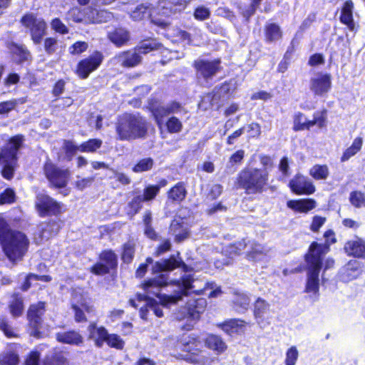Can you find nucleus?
<instances>
[{"label": "nucleus", "instance_id": "37", "mask_svg": "<svg viewBox=\"0 0 365 365\" xmlns=\"http://www.w3.org/2000/svg\"><path fill=\"white\" fill-rule=\"evenodd\" d=\"M194 281L195 279L192 274H183L179 279L173 280L170 284L180 289L179 293H180L182 296H188L190 294V290L194 287Z\"/></svg>", "mask_w": 365, "mask_h": 365}, {"label": "nucleus", "instance_id": "56", "mask_svg": "<svg viewBox=\"0 0 365 365\" xmlns=\"http://www.w3.org/2000/svg\"><path fill=\"white\" fill-rule=\"evenodd\" d=\"M159 193L158 187H155V185H148L143 188L141 197L145 202H148L153 201Z\"/></svg>", "mask_w": 365, "mask_h": 365}, {"label": "nucleus", "instance_id": "30", "mask_svg": "<svg viewBox=\"0 0 365 365\" xmlns=\"http://www.w3.org/2000/svg\"><path fill=\"white\" fill-rule=\"evenodd\" d=\"M269 304L264 299L257 297L254 302L253 316L259 325L264 324L266 315L269 312Z\"/></svg>", "mask_w": 365, "mask_h": 365}, {"label": "nucleus", "instance_id": "5", "mask_svg": "<svg viewBox=\"0 0 365 365\" xmlns=\"http://www.w3.org/2000/svg\"><path fill=\"white\" fill-rule=\"evenodd\" d=\"M235 186L247 195H261L270 187L269 172L261 168L245 167L237 173Z\"/></svg>", "mask_w": 365, "mask_h": 365}, {"label": "nucleus", "instance_id": "64", "mask_svg": "<svg viewBox=\"0 0 365 365\" xmlns=\"http://www.w3.org/2000/svg\"><path fill=\"white\" fill-rule=\"evenodd\" d=\"M299 352L295 346H292L286 351L285 365H295L298 359Z\"/></svg>", "mask_w": 365, "mask_h": 365}, {"label": "nucleus", "instance_id": "24", "mask_svg": "<svg viewBox=\"0 0 365 365\" xmlns=\"http://www.w3.org/2000/svg\"><path fill=\"white\" fill-rule=\"evenodd\" d=\"M354 4L352 0H346L342 4L339 16L340 22L346 26L350 31L356 30V25L354 19Z\"/></svg>", "mask_w": 365, "mask_h": 365}, {"label": "nucleus", "instance_id": "49", "mask_svg": "<svg viewBox=\"0 0 365 365\" xmlns=\"http://www.w3.org/2000/svg\"><path fill=\"white\" fill-rule=\"evenodd\" d=\"M20 356L14 350H9L0 354V365H19Z\"/></svg>", "mask_w": 365, "mask_h": 365}, {"label": "nucleus", "instance_id": "42", "mask_svg": "<svg viewBox=\"0 0 365 365\" xmlns=\"http://www.w3.org/2000/svg\"><path fill=\"white\" fill-rule=\"evenodd\" d=\"M143 202H145L142 199L141 194H135L126 205V214L130 217H133L136 215L143 208Z\"/></svg>", "mask_w": 365, "mask_h": 365}, {"label": "nucleus", "instance_id": "9", "mask_svg": "<svg viewBox=\"0 0 365 365\" xmlns=\"http://www.w3.org/2000/svg\"><path fill=\"white\" fill-rule=\"evenodd\" d=\"M46 312V302L38 301L31 304L26 311L28 327L31 329L30 335L40 339L42 337V328L43 317Z\"/></svg>", "mask_w": 365, "mask_h": 365}, {"label": "nucleus", "instance_id": "15", "mask_svg": "<svg viewBox=\"0 0 365 365\" xmlns=\"http://www.w3.org/2000/svg\"><path fill=\"white\" fill-rule=\"evenodd\" d=\"M288 186L291 191L297 195H309L316 190L312 182L300 173H297L289 180Z\"/></svg>", "mask_w": 365, "mask_h": 365}, {"label": "nucleus", "instance_id": "58", "mask_svg": "<svg viewBox=\"0 0 365 365\" xmlns=\"http://www.w3.org/2000/svg\"><path fill=\"white\" fill-rule=\"evenodd\" d=\"M109 347L121 350L123 349L125 342L117 334H108L105 342Z\"/></svg>", "mask_w": 365, "mask_h": 365}, {"label": "nucleus", "instance_id": "16", "mask_svg": "<svg viewBox=\"0 0 365 365\" xmlns=\"http://www.w3.org/2000/svg\"><path fill=\"white\" fill-rule=\"evenodd\" d=\"M331 75L329 73H319L310 80V90L316 96H323L331 91Z\"/></svg>", "mask_w": 365, "mask_h": 365}, {"label": "nucleus", "instance_id": "53", "mask_svg": "<svg viewBox=\"0 0 365 365\" xmlns=\"http://www.w3.org/2000/svg\"><path fill=\"white\" fill-rule=\"evenodd\" d=\"M16 201V195L13 188L7 187L0 193V205H11Z\"/></svg>", "mask_w": 365, "mask_h": 365}, {"label": "nucleus", "instance_id": "44", "mask_svg": "<svg viewBox=\"0 0 365 365\" xmlns=\"http://www.w3.org/2000/svg\"><path fill=\"white\" fill-rule=\"evenodd\" d=\"M363 145V138L361 137H356L353 140L351 145L347 148L342 153L340 161L346 162L349 160L352 156L359 153Z\"/></svg>", "mask_w": 365, "mask_h": 365}, {"label": "nucleus", "instance_id": "50", "mask_svg": "<svg viewBox=\"0 0 365 365\" xmlns=\"http://www.w3.org/2000/svg\"><path fill=\"white\" fill-rule=\"evenodd\" d=\"M102 143L99 138H90L80 144V152L95 153L102 146Z\"/></svg>", "mask_w": 365, "mask_h": 365}, {"label": "nucleus", "instance_id": "59", "mask_svg": "<svg viewBox=\"0 0 365 365\" xmlns=\"http://www.w3.org/2000/svg\"><path fill=\"white\" fill-rule=\"evenodd\" d=\"M43 48L48 56L54 54L58 49V40L55 37H46L43 40Z\"/></svg>", "mask_w": 365, "mask_h": 365}, {"label": "nucleus", "instance_id": "23", "mask_svg": "<svg viewBox=\"0 0 365 365\" xmlns=\"http://www.w3.org/2000/svg\"><path fill=\"white\" fill-rule=\"evenodd\" d=\"M56 340L63 344L80 346L83 344V337L79 331L68 329L65 331L57 332L55 334Z\"/></svg>", "mask_w": 365, "mask_h": 365}, {"label": "nucleus", "instance_id": "13", "mask_svg": "<svg viewBox=\"0 0 365 365\" xmlns=\"http://www.w3.org/2000/svg\"><path fill=\"white\" fill-rule=\"evenodd\" d=\"M43 170L53 187L59 189L66 187L71 175L68 169L61 168L51 160H47L43 163Z\"/></svg>", "mask_w": 365, "mask_h": 365}, {"label": "nucleus", "instance_id": "57", "mask_svg": "<svg viewBox=\"0 0 365 365\" xmlns=\"http://www.w3.org/2000/svg\"><path fill=\"white\" fill-rule=\"evenodd\" d=\"M165 126L170 133H180L183 127L182 122L175 116L170 117L165 123Z\"/></svg>", "mask_w": 365, "mask_h": 365}, {"label": "nucleus", "instance_id": "45", "mask_svg": "<svg viewBox=\"0 0 365 365\" xmlns=\"http://www.w3.org/2000/svg\"><path fill=\"white\" fill-rule=\"evenodd\" d=\"M38 280L44 282H50L52 280V277L48 274H37L34 273H28L22 282L20 289L22 292H26L31 287V280Z\"/></svg>", "mask_w": 365, "mask_h": 365}, {"label": "nucleus", "instance_id": "14", "mask_svg": "<svg viewBox=\"0 0 365 365\" xmlns=\"http://www.w3.org/2000/svg\"><path fill=\"white\" fill-rule=\"evenodd\" d=\"M220 64V58H215L212 61L200 59L194 61L193 67L205 80H208L222 70Z\"/></svg>", "mask_w": 365, "mask_h": 365}, {"label": "nucleus", "instance_id": "3", "mask_svg": "<svg viewBox=\"0 0 365 365\" xmlns=\"http://www.w3.org/2000/svg\"><path fill=\"white\" fill-rule=\"evenodd\" d=\"M193 329L191 324H185L181 329L185 331L177 336L173 346L175 357L187 363L200 364L204 358L203 341L198 333L190 332Z\"/></svg>", "mask_w": 365, "mask_h": 365}, {"label": "nucleus", "instance_id": "25", "mask_svg": "<svg viewBox=\"0 0 365 365\" xmlns=\"http://www.w3.org/2000/svg\"><path fill=\"white\" fill-rule=\"evenodd\" d=\"M88 339H93L96 346L101 348L106 341L108 331L103 326L97 327L96 322H91L88 327Z\"/></svg>", "mask_w": 365, "mask_h": 365}, {"label": "nucleus", "instance_id": "32", "mask_svg": "<svg viewBox=\"0 0 365 365\" xmlns=\"http://www.w3.org/2000/svg\"><path fill=\"white\" fill-rule=\"evenodd\" d=\"M8 309L13 318H19L22 316L24 311V302L19 292H14L11 299L9 302Z\"/></svg>", "mask_w": 365, "mask_h": 365}, {"label": "nucleus", "instance_id": "35", "mask_svg": "<svg viewBox=\"0 0 365 365\" xmlns=\"http://www.w3.org/2000/svg\"><path fill=\"white\" fill-rule=\"evenodd\" d=\"M108 38L115 46L121 47L129 41L130 34L123 28H115L108 34Z\"/></svg>", "mask_w": 365, "mask_h": 365}, {"label": "nucleus", "instance_id": "55", "mask_svg": "<svg viewBox=\"0 0 365 365\" xmlns=\"http://www.w3.org/2000/svg\"><path fill=\"white\" fill-rule=\"evenodd\" d=\"M349 202L356 208L365 207V194L361 191L354 190L350 192Z\"/></svg>", "mask_w": 365, "mask_h": 365}, {"label": "nucleus", "instance_id": "62", "mask_svg": "<svg viewBox=\"0 0 365 365\" xmlns=\"http://www.w3.org/2000/svg\"><path fill=\"white\" fill-rule=\"evenodd\" d=\"M63 149L66 157L71 160L78 150L80 151V145H75L70 140H64L63 144Z\"/></svg>", "mask_w": 365, "mask_h": 365}, {"label": "nucleus", "instance_id": "1", "mask_svg": "<svg viewBox=\"0 0 365 365\" xmlns=\"http://www.w3.org/2000/svg\"><path fill=\"white\" fill-rule=\"evenodd\" d=\"M325 242L318 243L312 242L304 256L306 263L307 281L304 292L318 294L319 292V274L323 266L324 255L329 252L330 245L336 242L335 233L332 230H327L324 233Z\"/></svg>", "mask_w": 365, "mask_h": 365}, {"label": "nucleus", "instance_id": "18", "mask_svg": "<svg viewBox=\"0 0 365 365\" xmlns=\"http://www.w3.org/2000/svg\"><path fill=\"white\" fill-rule=\"evenodd\" d=\"M234 88L232 87L230 81H225L216 86L211 92L207 93L212 104L222 101H227L233 96Z\"/></svg>", "mask_w": 365, "mask_h": 365}, {"label": "nucleus", "instance_id": "20", "mask_svg": "<svg viewBox=\"0 0 365 365\" xmlns=\"http://www.w3.org/2000/svg\"><path fill=\"white\" fill-rule=\"evenodd\" d=\"M192 0H164L162 5L163 13L167 16L182 14Z\"/></svg>", "mask_w": 365, "mask_h": 365}, {"label": "nucleus", "instance_id": "48", "mask_svg": "<svg viewBox=\"0 0 365 365\" xmlns=\"http://www.w3.org/2000/svg\"><path fill=\"white\" fill-rule=\"evenodd\" d=\"M0 330L8 339L19 338V335L15 329L11 326L9 319L4 316H0Z\"/></svg>", "mask_w": 365, "mask_h": 365}, {"label": "nucleus", "instance_id": "34", "mask_svg": "<svg viewBox=\"0 0 365 365\" xmlns=\"http://www.w3.org/2000/svg\"><path fill=\"white\" fill-rule=\"evenodd\" d=\"M246 325L244 319L239 318L229 319L221 322L218 327L226 334L238 333Z\"/></svg>", "mask_w": 365, "mask_h": 365}, {"label": "nucleus", "instance_id": "19", "mask_svg": "<svg viewBox=\"0 0 365 365\" xmlns=\"http://www.w3.org/2000/svg\"><path fill=\"white\" fill-rule=\"evenodd\" d=\"M344 250L349 257L365 259V240L359 237L347 240L344 245Z\"/></svg>", "mask_w": 365, "mask_h": 365}, {"label": "nucleus", "instance_id": "38", "mask_svg": "<svg viewBox=\"0 0 365 365\" xmlns=\"http://www.w3.org/2000/svg\"><path fill=\"white\" fill-rule=\"evenodd\" d=\"M153 6L151 4H140L130 13V18L135 21L150 18Z\"/></svg>", "mask_w": 365, "mask_h": 365}, {"label": "nucleus", "instance_id": "11", "mask_svg": "<svg viewBox=\"0 0 365 365\" xmlns=\"http://www.w3.org/2000/svg\"><path fill=\"white\" fill-rule=\"evenodd\" d=\"M23 26L29 30V34L33 43L39 44L46 34L47 24L42 18H37L32 13H26L20 19Z\"/></svg>", "mask_w": 365, "mask_h": 365}, {"label": "nucleus", "instance_id": "40", "mask_svg": "<svg viewBox=\"0 0 365 365\" xmlns=\"http://www.w3.org/2000/svg\"><path fill=\"white\" fill-rule=\"evenodd\" d=\"M17 162L18 160L7 159L0 155V163L3 165L1 173L4 179L11 180L14 178Z\"/></svg>", "mask_w": 365, "mask_h": 365}, {"label": "nucleus", "instance_id": "52", "mask_svg": "<svg viewBox=\"0 0 365 365\" xmlns=\"http://www.w3.org/2000/svg\"><path fill=\"white\" fill-rule=\"evenodd\" d=\"M161 46L162 44L160 43L155 40H151L148 42L137 46L135 48L141 56L142 54H146L151 51L158 50Z\"/></svg>", "mask_w": 365, "mask_h": 365}, {"label": "nucleus", "instance_id": "31", "mask_svg": "<svg viewBox=\"0 0 365 365\" xmlns=\"http://www.w3.org/2000/svg\"><path fill=\"white\" fill-rule=\"evenodd\" d=\"M6 46L13 55L18 58V63H23L31 59V52L24 45L9 41L6 43Z\"/></svg>", "mask_w": 365, "mask_h": 365}, {"label": "nucleus", "instance_id": "8", "mask_svg": "<svg viewBox=\"0 0 365 365\" xmlns=\"http://www.w3.org/2000/svg\"><path fill=\"white\" fill-rule=\"evenodd\" d=\"M98 262L90 267V272L96 276L116 272L118 267V255L112 249H104L98 255Z\"/></svg>", "mask_w": 365, "mask_h": 365}, {"label": "nucleus", "instance_id": "6", "mask_svg": "<svg viewBox=\"0 0 365 365\" xmlns=\"http://www.w3.org/2000/svg\"><path fill=\"white\" fill-rule=\"evenodd\" d=\"M169 275L168 274H160L155 277L145 280L143 284V289L147 294L157 297L160 300L163 306H168L177 304L182 299L180 293L174 295L160 294L161 288L169 284Z\"/></svg>", "mask_w": 365, "mask_h": 365}, {"label": "nucleus", "instance_id": "54", "mask_svg": "<svg viewBox=\"0 0 365 365\" xmlns=\"http://www.w3.org/2000/svg\"><path fill=\"white\" fill-rule=\"evenodd\" d=\"M41 352L38 349L31 350L25 356L22 365H41Z\"/></svg>", "mask_w": 365, "mask_h": 365}, {"label": "nucleus", "instance_id": "47", "mask_svg": "<svg viewBox=\"0 0 365 365\" xmlns=\"http://www.w3.org/2000/svg\"><path fill=\"white\" fill-rule=\"evenodd\" d=\"M309 174L316 180H324L329 175V170L326 164H315L309 169Z\"/></svg>", "mask_w": 365, "mask_h": 365}, {"label": "nucleus", "instance_id": "21", "mask_svg": "<svg viewBox=\"0 0 365 365\" xmlns=\"http://www.w3.org/2000/svg\"><path fill=\"white\" fill-rule=\"evenodd\" d=\"M116 58L120 65L127 68L136 67L142 61V57L135 47L120 52Z\"/></svg>", "mask_w": 365, "mask_h": 365}, {"label": "nucleus", "instance_id": "36", "mask_svg": "<svg viewBox=\"0 0 365 365\" xmlns=\"http://www.w3.org/2000/svg\"><path fill=\"white\" fill-rule=\"evenodd\" d=\"M264 41L273 43L282 39L283 34L280 26L276 23H268L264 28Z\"/></svg>", "mask_w": 365, "mask_h": 365}, {"label": "nucleus", "instance_id": "46", "mask_svg": "<svg viewBox=\"0 0 365 365\" xmlns=\"http://www.w3.org/2000/svg\"><path fill=\"white\" fill-rule=\"evenodd\" d=\"M41 362V365H65L66 358L63 351H58L46 354Z\"/></svg>", "mask_w": 365, "mask_h": 365}, {"label": "nucleus", "instance_id": "2", "mask_svg": "<svg viewBox=\"0 0 365 365\" xmlns=\"http://www.w3.org/2000/svg\"><path fill=\"white\" fill-rule=\"evenodd\" d=\"M30 245L27 235L12 229L8 222L0 218V245L6 259L12 264L21 261L26 255Z\"/></svg>", "mask_w": 365, "mask_h": 365}, {"label": "nucleus", "instance_id": "4", "mask_svg": "<svg viewBox=\"0 0 365 365\" xmlns=\"http://www.w3.org/2000/svg\"><path fill=\"white\" fill-rule=\"evenodd\" d=\"M116 139L132 141L144 138L148 131V122L140 113H123L115 123Z\"/></svg>", "mask_w": 365, "mask_h": 365}, {"label": "nucleus", "instance_id": "17", "mask_svg": "<svg viewBox=\"0 0 365 365\" xmlns=\"http://www.w3.org/2000/svg\"><path fill=\"white\" fill-rule=\"evenodd\" d=\"M24 140V135L22 134H16L11 136L8 140L9 146L1 148L0 155L7 159L18 160L19 150L23 146Z\"/></svg>", "mask_w": 365, "mask_h": 365}, {"label": "nucleus", "instance_id": "26", "mask_svg": "<svg viewBox=\"0 0 365 365\" xmlns=\"http://www.w3.org/2000/svg\"><path fill=\"white\" fill-rule=\"evenodd\" d=\"M287 206L296 212L307 213L316 207L317 202L313 198H301L287 201Z\"/></svg>", "mask_w": 365, "mask_h": 365}, {"label": "nucleus", "instance_id": "29", "mask_svg": "<svg viewBox=\"0 0 365 365\" xmlns=\"http://www.w3.org/2000/svg\"><path fill=\"white\" fill-rule=\"evenodd\" d=\"M359 263L350 259L341 269L339 272V279L344 283H347L357 278L359 272Z\"/></svg>", "mask_w": 365, "mask_h": 365}, {"label": "nucleus", "instance_id": "22", "mask_svg": "<svg viewBox=\"0 0 365 365\" xmlns=\"http://www.w3.org/2000/svg\"><path fill=\"white\" fill-rule=\"evenodd\" d=\"M202 341L204 347L206 346L217 355L223 354L227 349V345L220 335L207 334Z\"/></svg>", "mask_w": 365, "mask_h": 365}, {"label": "nucleus", "instance_id": "60", "mask_svg": "<svg viewBox=\"0 0 365 365\" xmlns=\"http://www.w3.org/2000/svg\"><path fill=\"white\" fill-rule=\"evenodd\" d=\"M211 11L209 8L205 6H198L195 8L193 11V16L195 20L203 21L210 17Z\"/></svg>", "mask_w": 365, "mask_h": 365}, {"label": "nucleus", "instance_id": "7", "mask_svg": "<svg viewBox=\"0 0 365 365\" xmlns=\"http://www.w3.org/2000/svg\"><path fill=\"white\" fill-rule=\"evenodd\" d=\"M328 110L327 108H322L313 113V118L311 120L305 119V115L300 111L296 112L293 115L292 130L294 132L302 130H310L314 126L322 129L327 125Z\"/></svg>", "mask_w": 365, "mask_h": 365}, {"label": "nucleus", "instance_id": "12", "mask_svg": "<svg viewBox=\"0 0 365 365\" xmlns=\"http://www.w3.org/2000/svg\"><path fill=\"white\" fill-rule=\"evenodd\" d=\"M103 60L104 56L103 52L95 50L90 55L81 59L77 63L74 73L80 79H86L101 66Z\"/></svg>", "mask_w": 365, "mask_h": 365}, {"label": "nucleus", "instance_id": "39", "mask_svg": "<svg viewBox=\"0 0 365 365\" xmlns=\"http://www.w3.org/2000/svg\"><path fill=\"white\" fill-rule=\"evenodd\" d=\"M81 307L76 304H72L71 308L73 312L74 321L76 323H86L88 322V318L85 312L91 313L93 312V307L87 303H82Z\"/></svg>", "mask_w": 365, "mask_h": 365}, {"label": "nucleus", "instance_id": "28", "mask_svg": "<svg viewBox=\"0 0 365 365\" xmlns=\"http://www.w3.org/2000/svg\"><path fill=\"white\" fill-rule=\"evenodd\" d=\"M233 298L230 302V305L233 310L237 313L245 312L250 304V298L245 292H240L235 290L232 292Z\"/></svg>", "mask_w": 365, "mask_h": 365}, {"label": "nucleus", "instance_id": "27", "mask_svg": "<svg viewBox=\"0 0 365 365\" xmlns=\"http://www.w3.org/2000/svg\"><path fill=\"white\" fill-rule=\"evenodd\" d=\"M187 190L185 183L180 181L172 186L167 192L168 200L173 203L180 204L186 198Z\"/></svg>", "mask_w": 365, "mask_h": 365}, {"label": "nucleus", "instance_id": "10", "mask_svg": "<svg viewBox=\"0 0 365 365\" xmlns=\"http://www.w3.org/2000/svg\"><path fill=\"white\" fill-rule=\"evenodd\" d=\"M34 207L41 217H58L66 211L64 205L61 202L44 193L36 195Z\"/></svg>", "mask_w": 365, "mask_h": 365}, {"label": "nucleus", "instance_id": "63", "mask_svg": "<svg viewBox=\"0 0 365 365\" xmlns=\"http://www.w3.org/2000/svg\"><path fill=\"white\" fill-rule=\"evenodd\" d=\"M88 48V45L86 41H78L73 43L69 48V53L76 56L80 55L85 52Z\"/></svg>", "mask_w": 365, "mask_h": 365}, {"label": "nucleus", "instance_id": "61", "mask_svg": "<svg viewBox=\"0 0 365 365\" xmlns=\"http://www.w3.org/2000/svg\"><path fill=\"white\" fill-rule=\"evenodd\" d=\"M172 249V244L169 239H163L161 240L160 243L157 245L154 252V257H160L168 252H170Z\"/></svg>", "mask_w": 365, "mask_h": 365}, {"label": "nucleus", "instance_id": "41", "mask_svg": "<svg viewBox=\"0 0 365 365\" xmlns=\"http://www.w3.org/2000/svg\"><path fill=\"white\" fill-rule=\"evenodd\" d=\"M135 254V244L133 241H128L121 245L120 259L123 263L130 264L134 259Z\"/></svg>", "mask_w": 365, "mask_h": 365}, {"label": "nucleus", "instance_id": "43", "mask_svg": "<svg viewBox=\"0 0 365 365\" xmlns=\"http://www.w3.org/2000/svg\"><path fill=\"white\" fill-rule=\"evenodd\" d=\"M148 108L158 123H161L163 118L168 115L167 106L160 104L157 100L151 101Z\"/></svg>", "mask_w": 365, "mask_h": 365}, {"label": "nucleus", "instance_id": "51", "mask_svg": "<svg viewBox=\"0 0 365 365\" xmlns=\"http://www.w3.org/2000/svg\"><path fill=\"white\" fill-rule=\"evenodd\" d=\"M154 166V160L150 158H145L139 160L132 168L133 172L140 173L150 170Z\"/></svg>", "mask_w": 365, "mask_h": 365}, {"label": "nucleus", "instance_id": "33", "mask_svg": "<svg viewBox=\"0 0 365 365\" xmlns=\"http://www.w3.org/2000/svg\"><path fill=\"white\" fill-rule=\"evenodd\" d=\"M176 260L177 257L174 255H171L167 258L156 261L152 267V273L157 274L176 269Z\"/></svg>", "mask_w": 365, "mask_h": 365}]
</instances>
